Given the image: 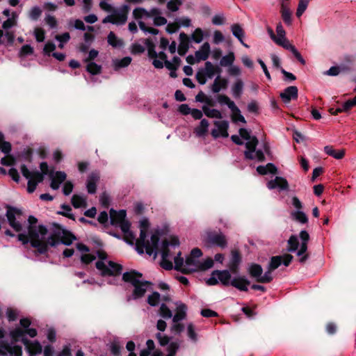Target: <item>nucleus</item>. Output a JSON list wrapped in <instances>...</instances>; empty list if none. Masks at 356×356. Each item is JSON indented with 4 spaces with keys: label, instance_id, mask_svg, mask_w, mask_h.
Returning a JSON list of instances; mask_svg holds the SVG:
<instances>
[{
    "label": "nucleus",
    "instance_id": "f257e3e1",
    "mask_svg": "<svg viewBox=\"0 0 356 356\" xmlns=\"http://www.w3.org/2000/svg\"><path fill=\"white\" fill-rule=\"evenodd\" d=\"M161 11L159 8H153L149 11L146 10L143 8H137L134 10V17L138 20V25L140 29L145 33H150L152 35H157L159 30L152 27H148L142 19H147L153 17L154 24L155 26H162L167 23V19L162 16H160Z\"/></svg>",
    "mask_w": 356,
    "mask_h": 356
},
{
    "label": "nucleus",
    "instance_id": "f03ea898",
    "mask_svg": "<svg viewBox=\"0 0 356 356\" xmlns=\"http://www.w3.org/2000/svg\"><path fill=\"white\" fill-rule=\"evenodd\" d=\"M29 225L28 227L31 245L37 248L41 254L47 252V245L45 240L49 234L47 228L44 225H36L38 219L33 216H30L28 219Z\"/></svg>",
    "mask_w": 356,
    "mask_h": 356
},
{
    "label": "nucleus",
    "instance_id": "7ed1b4c3",
    "mask_svg": "<svg viewBox=\"0 0 356 356\" xmlns=\"http://www.w3.org/2000/svg\"><path fill=\"white\" fill-rule=\"evenodd\" d=\"M122 280L124 282L131 284L134 287L131 295L127 298L128 301L143 297L152 286V282L143 278L142 273L134 270L124 273Z\"/></svg>",
    "mask_w": 356,
    "mask_h": 356
},
{
    "label": "nucleus",
    "instance_id": "20e7f679",
    "mask_svg": "<svg viewBox=\"0 0 356 356\" xmlns=\"http://www.w3.org/2000/svg\"><path fill=\"white\" fill-rule=\"evenodd\" d=\"M239 134L243 139L246 140V150L244 152L245 158L248 160L264 161L265 156L263 151L261 149L256 150V147L258 144L257 137L251 136L250 132L245 128L239 129Z\"/></svg>",
    "mask_w": 356,
    "mask_h": 356
},
{
    "label": "nucleus",
    "instance_id": "39448f33",
    "mask_svg": "<svg viewBox=\"0 0 356 356\" xmlns=\"http://www.w3.org/2000/svg\"><path fill=\"white\" fill-rule=\"evenodd\" d=\"M74 240H76V237L73 234L60 227L56 226L49 232L45 243L47 246L56 247L60 244L70 245Z\"/></svg>",
    "mask_w": 356,
    "mask_h": 356
},
{
    "label": "nucleus",
    "instance_id": "423d86ee",
    "mask_svg": "<svg viewBox=\"0 0 356 356\" xmlns=\"http://www.w3.org/2000/svg\"><path fill=\"white\" fill-rule=\"evenodd\" d=\"M98 257L99 260L96 262V268L103 276H115L122 273V265L111 261H107L105 252H98Z\"/></svg>",
    "mask_w": 356,
    "mask_h": 356
},
{
    "label": "nucleus",
    "instance_id": "0eeeda50",
    "mask_svg": "<svg viewBox=\"0 0 356 356\" xmlns=\"http://www.w3.org/2000/svg\"><path fill=\"white\" fill-rule=\"evenodd\" d=\"M175 305L176 309L175 314L172 318L174 324L171 327V330L176 334H180L184 330V327L182 324L179 323V322L186 318L187 306L181 301L175 302Z\"/></svg>",
    "mask_w": 356,
    "mask_h": 356
},
{
    "label": "nucleus",
    "instance_id": "6e6552de",
    "mask_svg": "<svg viewBox=\"0 0 356 356\" xmlns=\"http://www.w3.org/2000/svg\"><path fill=\"white\" fill-rule=\"evenodd\" d=\"M159 243V237L157 234H152L149 241L146 240L145 238L143 241H142L141 238H138L136 242L137 251L139 253H143L145 250L146 253L149 256L157 254Z\"/></svg>",
    "mask_w": 356,
    "mask_h": 356
},
{
    "label": "nucleus",
    "instance_id": "1a4fd4ad",
    "mask_svg": "<svg viewBox=\"0 0 356 356\" xmlns=\"http://www.w3.org/2000/svg\"><path fill=\"white\" fill-rule=\"evenodd\" d=\"M22 175L28 179L27 191L32 193L36 189L37 185L43 181L42 174L38 170H29L26 165H21Z\"/></svg>",
    "mask_w": 356,
    "mask_h": 356
},
{
    "label": "nucleus",
    "instance_id": "9d476101",
    "mask_svg": "<svg viewBox=\"0 0 356 356\" xmlns=\"http://www.w3.org/2000/svg\"><path fill=\"white\" fill-rule=\"evenodd\" d=\"M204 245L207 248L219 247L225 248L227 245V241L225 236L222 232H208L203 240Z\"/></svg>",
    "mask_w": 356,
    "mask_h": 356
},
{
    "label": "nucleus",
    "instance_id": "9b49d317",
    "mask_svg": "<svg viewBox=\"0 0 356 356\" xmlns=\"http://www.w3.org/2000/svg\"><path fill=\"white\" fill-rule=\"evenodd\" d=\"M231 274L227 270H214L207 280V284L210 286L216 285L219 282L224 286L231 285Z\"/></svg>",
    "mask_w": 356,
    "mask_h": 356
},
{
    "label": "nucleus",
    "instance_id": "f8f14e48",
    "mask_svg": "<svg viewBox=\"0 0 356 356\" xmlns=\"http://www.w3.org/2000/svg\"><path fill=\"white\" fill-rule=\"evenodd\" d=\"M22 348L20 346L11 345L0 341L1 356H22Z\"/></svg>",
    "mask_w": 356,
    "mask_h": 356
},
{
    "label": "nucleus",
    "instance_id": "ddd939ff",
    "mask_svg": "<svg viewBox=\"0 0 356 356\" xmlns=\"http://www.w3.org/2000/svg\"><path fill=\"white\" fill-rule=\"evenodd\" d=\"M20 214L21 212L15 207H10L6 211L8 223L16 232L21 231L22 228L21 223L16 220V216Z\"/></svg>",
    "mask_w": 356,
    "mask_h": 356
},
{
    "label": "nucleus",
    "instance_id": "4468645a",
    "mask_svg": "<svg viewBox=\"0 0 356 356\" xmlns=\"http://www.w3.org/2000/svg\"><path fill=\"white\" fill-rule=\"evenodd\" d=\"M129 11L128 5H123L120 9L114 10L113 15L114 16V24L123 25L127 20V15Z\"/></svg>",
    "mask_w": 356,
    "mask_h": 356
},
{
    "label": "nucleus",
    "instance_id": "2eb2a0df",
    "mask_svg": "<svg viewBox=\"0 0 356 356\" xmlns=\"http://www.w3.org/2000/svg\"><path fill=\"white\" fill-rule=\"evenodd\" d=\"M214 124L218 129H214L211 131V135L213 138H216L220 136L223 138L228 137L229 122L227 120L215 121Z\"/></svg>",
    "mask_w": 356,
    "mask_h": 356
},
{
    "label": "nucleus",
    "instance_id": "dca6fc26",
    "mask_svg": "<svg viewBox=\"0 0 356 356\" xmlns=\"http://www.w3.org/2000/svg\"><path fill=\"white\" fill-rule=\"evenodd\" d=\"M280 97L284 104H289L291 100L298 99V88L294 86H289L280 93Z\"/></svg>",
    "mask_w": 356,
    "mask_h": 356
},
{
    "label": "nucleus",
    "instance_id": "f3484780",
    "mask_svg": "<svg viewBox=\"0 0 356 356\" xmlns=\"http://www.w3.org/2000/svg\"><path fill=\"white\" fill-rule=\"evenodd\" d=\"M266 186L269 190L275 188H278L279 191L289 190V183L287 180L282 177H275L274 179L268 181Z\"/></svg>",
    "mask_w": 356,
    "mask_h": 356
},
{
    "label": "nucleus",
    "instance_id": "a211bd4d",
    "mask_svg": "<svg viewBox=\"0 0 356 356\" xmlns=\"http://www.w3.org/2000/svg\"><path fill=\"white\" fill-rule=\"evenodd\" d=\"M168 242H165L164 246L161 250V266L165 270H171L173 268V264L171 261L172 256L170 254L168 246L169 245Z\"/></svg>",
    "mask_w": 356,
    "mask_h": 356
},
{
    "label": "nucleus",
    "instance_id": "6ab92c4d",
    "mask_svg": "<svg viewBox=\"0 0 356 356\" xmlns=\"http://www.w3.org/2000/svg\"><path fill=\"white\" fill-rule=\"evenodd\" d=\"M250 284V282L245 276L243 275L234 277L231 281V286L235 287L240 291H248V286Z\"/></svg>",
    "mask_w": 356,
    "mask_h": 356
},
{
    "label": "nucleus",
    "instance_id": "aec40b11",
    "mask_svg": "<svg viewBox=\"0 0 356 356\" xmlns=\"http://www.w3.org/2000/svg\"><path fill=\"white\" fill-rule=\"evenodd\" d=\"M200 261L199 260L188 256L186 258L184 262V267L183 268V273H189L199 270Z\"/></svg>",
    "mask_w": 356,
    "mask_h": 356
},
{
    "label": "nucleus",
    "instance_id": "412c9836",
    "mask_svg": "<svg viewBox=\"0 0 356 356\" xmlns=\"http://www.w3.org/2000/svg\"><path fill=\"white\" fill-rule=\"evenodd\" d=\"M23 343L30 355H37L42 352V346L38 341H31L27 338L23 339Z\"/></svg>",
    "mask_w": 356,
    "mask_h": 356
},
{
    "label": "nucleus",
    "instance_id": "4be33fe9",
    "mask_svg": "<svg viewBox=\"0 0 356 356\" xmlns=\"http://www.w3.org/2000/svg\"><path fill=\"white\" fill-rule=\"evenodd\" d=\"M268 33L271 39L278 45L282 47L283 48L289 50L291 53L293 51V49H296V48L293 44H290L289 40L285 38H276L273 31L272 29H268Z\"/></svg>",
    "mask_w": 356,
    "mask_h": 356
},
{
    "label": "nucleus",
    "instance_id": "5701e85b",
    "mask_svg": "<svg viewBox=\"0 0 356 356\" xmlns=\"http://www.w3.org/2000/svg\"><path fill=\"white\" fill-rule=\"evenodd\" d=\"M268 33L271 39L278 45L282 47L283 48L289 50L291 53L293 51V49H296V48L293 44H290L289 40L285 38H276L273 31L272 29H268Z\"/></svg>",
    "mask_w": 356,
    "mask_h": 356
},
{
    "label": "nucleus",
    "instance_id": "b1692460",
    "mask_svg": "<svg viewBox=\"0 0 356 356\" xmlns=\"http://www.w3.org/2000/svg\"><path fill=\"white\" fill-rule=\"evenodd\" d=\"M99 179V176L96 172H92L88 177L86 182L87 191L90 194H95L97 190V183Z\"/></svg>",
    "mask_w": 356,
    "mask_h": 356
},
{
    "label": "nucleus",
    "instance_id": "393cba45",
    "mask_svg": "<svg viewBox=\"0 0 356 356\" xmlns=\"http://www.w3.org/2000/svg\"><path fill=\"white\" fill-rule=\"evenodd\" d=\"M126 211L124 209L116 211L113 209L110 211V220L113 225H117L119 222L125 220Z\"/></svg>",
    "mask_w": 356,
    "mask_h": 356
},
{
    "label": "nucleus",
    "instance_id": "a878e982",
    "mask_svg": "<svg viewBox=\"0 0 356 356\" xmlns=\"http://www.w3.org/2000/svg\"><path fill=\"white\" fill-rule=\"evenodd\" d=\"M227 79L225 78H220V76L218 75L214 79L213 84L211 86V90L213 93H218L222 89L227 88Z\"/></svg>",
    "mask_w": 356,
    "mask_h": 356
},
{
    "label": "nucleus",
    "instance_id": "bb28decb",
    "mask_svg": "<svg viewBox=\"0 0 356 356\" xmlns=\"http://www.w3.org/2000/svg\"><path fill=\"white\" fill-rule=\"evenodd\" d=\"M210 53V44L209 42H204L199 50L195 51V56L196 57L197 62L201 60H206Z\"/></svg>",
    "mask_w": 356,
    "mask_h": 356
},
{
    "label": "nucleus",
    "instance_id": "cd10ccee",
    "mask_svg": "<svg viewBox=\"0 0 356 356\" xmlns=\"http://www.w3.org/2000/svg\"><path fill=\"white\" fill-rule=\"evenodd\" d=\"M117 225H119L120 229L124 233V236L127 238H129L131 239V242L129 243L132 244L133 241L135 240V234L130 230L131 224L130 222L125 220L124 221H122L119 222Z\"/></svg>",
    "mask_w": 356,
    "mask_h": 356
},
{
    "label": "nucleus",
    "instance_id": "c85d7f7f",
    "mask_svg": "<svg viewBox=\"0 0 356 356\" xmlns=\"http://www.w3.org/2000/svg\"><path fill=\"white\" fill-rule=\"evenodd\" d=\"M257 171L261 175L268 174L275 175L277 172V168L273 163H268L266 165H259L257 168Z\"/></svg>",
    "mask_w": 356,
    "mask_h": 356
},
{
    "label": "nucleus",
    "instance_id": "c756f323",
    "mask_svg": "<svg viewBox=\"0 0 356 356\" xmlns=\"http://www.w3.org/2000/svg\"><path fill=\"white\" fill-rule=\"evenodd\" d=\"M202 69L209 79H212L216 74L220 73V69L218 67H215L210 61H207L204 67Z\"/></svg>",
    "mask_w": 356,
    "mask_h": 356
},
{
    "label": "nucleus",
    "instance_id": "7c9ffc66",
    "mask_svg": "<svg viewBox=\"0 0 356 356\" xmlns=\"http://www.w3.org/2000/svg\"><path fill=\"white\" fill-rule=\"evenodd\" d=\"M71 202L74 208H85L87 206L86 197L83 195H73Z\"/></svg>",
    "mask_w": 356,
    "mask_h": 356
},
{
    "label": "nucleus",
    "instance_id": "2f4dec72",
    "mask_svg": "<svg viewBox=\"0 0 356 356\" xmlns=\"http://www.w3.org/2000/svg\"><path fill=\"white\" fill-rule=\"evenodd\" d=\"M248 271L250 275L254 278L257 282H258V279H260L261 274L263 273V269L261 265L257 264H251L248 268Z\"/></svg>",
    "mask_w": 356,
    "mask_h": 356
},
{
    "label": "nucleus",
    "instance_id": "473e14b6",
    "mask_svg": "<svg viewBox=\"0 0 356 356\" xmlns=\"http://www.w3.org/2000/svg\"><path fill=\"white\" fill-rule=\"evenodd\" d=\"M216 99H217V102L219 103L220 105H221V106L227 105L230 110L234 109V110L236 111V109H237L236 105L227 95H218L216 97Z\"/></svg>",
    "mask_w": 356,
    "mask_h": 356
},
{
    "label": "nucleus",
    "instance_id": "72a5a7b5",
    "mask_svg": "<svg viewBox=\"0 0 356 356\" xmlns=\"http://www.w3.org/2000/svg\"><path fill=\"white\" fill-rule=\"evenodd\" d=\"M324 152L329 156L336 159H341L345 155L343 149H334L332 146L327 145L324 147Z\"/></svg>",
    "mask_w": 356,
    "mask_h": 356
},
{
    "label": "nucleus",
    "instance_id": "f704fd0d",
    "mask_svg": "<svg viewBox=\"0 0 356 356\" xmlns=\"http://www.w3.org/2000/svg\"><path fill=\"white\" fill-rule=\"evenodd\" d=\"M202 111L204 112V115L209 118H222L221 112L218 109L210 108L207 106L204 105L202 106Z\"/></svg>",
    "mask_w": 356,
    "mask_h": 356
},
{
    "label": "nucleus",
    "instance_id": "c9c22d12",
    "mask_svg": "<svg viewBox=\"0 0 356 356\" xmlns=\"http://www.w3.org/2000/svg\"><path fill=\"white\" fill-rule=\"evenodd\" d=\"M131 62V58L129 56L124 57L121 59H116L113 61V68L118 70L122 67H127Z\"/></svg>",
    "mask_w": 356,
    "mask_h": 356
},
{
    "label": "nucleus",
    "instance_id": "e433bc0d",
    "mask_svg": "<svg viewBox=\"0 0 356 356\" xmlns=\"http://www.w3.org/2000/svg\"><path fill=\"white\" fill-rule=\"evenodd\" d=\"M209 122L206 119L200 121V125L195 128V132L198 136H204L208 131Z\"/></svg>",
    "mask_w": 356,
    "mask_h": 356
},
{
    "label": "nucleus",
    "instance_id": "4c0bfd02",
    "mask_svg": "<svg viewBox=\"0 0 356 356\" xmlns=\"http://www.w3.org/2000/svg\"><path fill=\"white\" fill-rule=\"evenodd\" d=\"M10 337L13 341L16 342L20 339L22 343H23V339L26 338L25 337L24 330H23L19 327H16L14 330H11L10 332Z\"/></svg>",
    "mask_w": 356,
    "mask_h": 356
},
{
    "label": "nucleus",
    "instance_id": "58836bf2",
    "mask_svg": "<svg viewBox=\"0 0 356 356\" xmlns=\"http://www.w3.org/2000/svg\"><path fill=\"white\" fill-rule=\"evenodd\" d=\"M241 256L238 252L237 251H232V257L229 264V268L232 271H235L236 268H238V266L239 265L241 262Z\"/></svg>",
    "mask_w": 356,
    "mask_h": 356
},
{
    "label": "nucleus",
    "instance_id": "ea45409f",
    "mask_svg": "<svg viewBox=\"0 0 356 356\" xmlns=\"http://www.w3.org/2000/svg\"><path fill=\"white\" fill-rule=\"evenodd\" d=\"M232 34L236 37L241 44H243L244 32L241 26L238 24H234L231 26Z\"/></svg>",
    "mask_w": 356,
    "mask_h": 356
},
{
    "label": "nucleus",
    "instance_id": "a19ab883",
    "mask_svg": "<svg viewBox=\"0 0 356 356\" xmlns=\"http://www.w3.org/2000/svg\"><path fill=\"white\" fill-rule=\"evenodd\" d=\"M107 40L108 43L115 48L122 47L123 44L122 41L119 40L113 31L108 33Z\"/></svg>",
    "mask_w": 356,
    "mask_h": 356
},
{
    "label": "nucleus",
    "instance_id": "79ce46f5",
    "mask_svg": "<svg viewBox=\"0 0 356 356\" xmlns=\"http://www.w3.org/2000/svg\"><path fill=\"white\" fill-rule=\"evenodd\" d=\"M149 220L147 218H143L140 221V237L142 241H144V238L147 236V232L149 227Z\"/></svg>",
    "mask_w": 356,
    "mask_h": 356
},
{
    "label": "nucleus",
    "instance_id": "37998d69",
    "mask_svg": "<svg viewBox=\"0 0 356 356\" xmlns=\"http://www.w3.org/2000/svg\"><path fill=\"white\" fill-rule=\"evenodd\" d=\"M159 313V315L165 319H170L173 318L174 316L172 315L171 309L164 303L161 305Z\"/></svg>",
    "mask_w": 356,
    "mask_h": 356
},
{
    "label": "nucleus",
    "instance_id": "c03bdc74",
    "mask_svg": "<svg viewBox=\"0 0 356 356\" xmlns=\"http://www.w3.org/2000/svg\"><path fill=\"white\" fill-rule=\"evenodd\" d=\"M235 60V56L233 52H229L228 54L222 57L220 65L222 67L231 66Z\"/></svg>",
    "mask_w": 356,
    "mask_h": 356
},
{
    "label": "nucleus",
    "instance_id": "a18cd8bd",
    "mask_svg": "<svg viewBox=\"0 0 356 356\" xmlns=\"http://www.w3.org/2000/svg\"><path fill=\"white\" fill-rule=\"evenodd\" d=\"M243 88V83L241 80H238L234 84L232 92L235 98H239L242 94Z\"/></svg>",
    "mask_w": 356,
    "mask_h": 356
},
{
    "label": "nucleus",
    "instance_id": "49530a36",
    "mask_svg": "<svg viewBox=\"0 0 356 356\" xmlns=\"http://www.w3.org/2000/svg\"><path fill=\"white\" fill-rule=\"evenodd\" d=\"M291 216L298 222L305 224L307 222L308 218L306 214L302 211H295L291 213Z\"/></svg>",
    "mask_w": 356,
    "mask_h": 356
},
{
    "label": "nucleus",
    "instance_id": "de8ad7c7",
    "mask_svg": "<svg viewBox=\"0 0 356 356\" xmlns=\"http://www.w3.org/2000/svg\"><path fill=\"white\" fill-rule=\"evenodd\" d=\"M86 70L91 74L95 75L101 72L102 67L94 62H86Z\"/></svg>",
    "mask_w": 356,
    "mask_h": 356
},
{
    "label": "nucleus",
    "instance_id": "09e8293b",
    "mask_svg": "<svg viewBox=\"0 0 356 356\" xmlns=\"http://www.w3.org/2000/svg\"><path fill=\"white\" fill-rule=\"evenodd\" d=\"M282 263V256H275L272 257L270 261V263L268 266L270 270H275L277 269Z\"/></svg>",
    "mask_w": 356,
    "mask_h": 356
},
{
    "label": "nucleus",
    "instance_id": "8fccbe9b",
    "mask_svg": "<svg viewBox=\"0 0 356 356\" xmlns=\"http://www.w3.org/2000/svg\"><path fill=\"white\" fill-rule=\"evenodd\" d=\"M179 348V341H172L167 348L168 354L165 356H175L178 349Z\"/></svg>",
    "mask_w": 356,
    "mask_h": 356
},
{
    "label": "nucleus",
    "instance_id": "3c124183",
    "mask_svg": "<svg viewBox=\"0 0 356 356\" xmlns=\"http://www.w3.org/2000/svg\"><path fill=\"white\" fill-rule=\"evenodd\" d=\"M161 300V296L158 292H153L147 298V302L152 307L157 306Z\"/></svg>",
    "mask_w": 356,
    "mask_h": 356
},
{
    "label": "nucleus",
    "instance_id": "603ef678",
    "mask_svg": "<svg viewBox=\"0 0 356 356\" xmlns=\"http://www.w3.org/2000/svg\"><path fill=\"white\" fill-rule=\"evenodd\" d=\"M288 250L291 252H296L299 246V241L297 236L293 235L291 236L288 241Z\"/></svg>",
    "mask_w": 356,
    "mask_h": 356
},
{
    "label": "nucleus",
    "instance_id": "864d4df0",
    "mask_svg": "<svg viewBox=\"0 0 356 356\" xmlns=\"http://www.w3.org/2000/svg\"><path fill=\"white\" fill-rule=\"evenodd\" d=\"M181 252L177 253V255L174 257L175 268L178 270L183 272V268L184 267V262L183 257H181Z\"/></svg>",
    "mask_w": 356,
    "mask_h": 356
},
{
    "label": "nucleus",
    "instance_id": "5fc2aeb1",
    "mask_svg": "<svg viewBox=\"0 0 356 356\" xmlns=\"http://www.w3.org/2000/svg\"><path fill=\"white\" fill-rule=\"evenodd\" d=\"M232 112V120L233 122H241L243 124L246 123L245 118L241 115L240 109L237 107L236 111L231 110Z\"/></svg>",
    "mask_w": 356,
    "mask_h": 356
},
{
    "label": "nucleus",
    "instance_id": "6e6d98bb",
    "mask_svg": "<svg viewBox=\"0 0 356 356\" xmlns=\"http://www.w3.org/2000/svg\"><path fill=\"white\" fill-rule=\"evenodd\" d=\"M307 250V243H301L300 248L297 252V255L301 257L300 258V262L304 263L307 259V255H303Z\"/></svg>",
    "mask_w": 356,
    "mask_h": 356
},
{
    "label": "nucleus",
    "instance_id": "4d7b16f0",
    "mask_svg": "<svg viewBox=\"0 0 356 356\" xmlns=\"http://www.w3.org/2000/svg\"><path fill=\"white\" fill-rule=\"evenodd\" d=\"M62 211H58V213L67 217L73 220H75L74 215L72 213V208L69 205L63 204L61 206Z\"/></svg>",
    "mask_w": 356,
    "mask_h": 356
},
{
    "label": "nucleus",
    "instance_id": "13d9d810",
    "mask_svg": "<svg viewBox=\"0 0 356 356\" xmlns=\"http://www.w3.org/2000/svg\"><path fill=\"white\" fill-rule=\"evenodd\" d=\"M309 4V0H300L296 10V16L300 17L306 10Z\"/></svg>",
    "mask_w": 356,
    "mask_h": 356
},
{
    "label": "nucleus",
    "instance_id": "bf43d9fd",
    "mask_svg": "<svg viewBox=\"0 0 356 356\" xmlns=\"http://www.w3.org/2000/svg\"><path fill=\"white\" fill-rule=\"evenodd\" d=\"M282 17L283 21L287 25H291V13L290 10L287 8H285L282 6Z\"/></svg>",
    "mask_w": 356,
    "mask_h": 356
},
{
    "label": "nucleus",
    "instance_id": "052dcab7",
    "mask_svg": "<svg viewBox=\"0 0 356 356\" xmlns=\"http://www.w3.org/2000/svg\"><path fill=\"white\" fill-rule=\"evenodd\" d=\"M50 179H55L56 180L63 182L66 179V174L62 171H57L54 172L53 170L49 172Z\"/></svg>",
    "mask_w": 356,
    "mask_h": 356
},
{
    "label": "nucleus",
    "instance_id": "680f3d73",
    "mask_svg": "<svg viewBox=\"0 0 356 356\" xmlns=\"http://www.w3.org/2000/svg\"><path fill=\"white\" fill-rule=\"evenodd\" d=\"M353 106H355V104L353 99H348L345 102L342 106L337 109V113L346 112L350 110Z\"/></svg>",
    "mask_w": 356,
    "mask_h": 356
},
{
    "label": "nucleus",
    "instance_id": "e2e57ef3",
    "mask_svg": "<svg viewBox=\"0 0 356 356\" xmlns=\"http://www.w3.org/2000/svg\"><path fill=\"white\" fill-rule=\"evenodd\" d=\"M273 270H270L269 267H268V270L265 272L264 275L261 274L260 279H258V282L261 283H269L273 280L272 271Z\"/></svg>",
    "mask_w": 356,
    "mask_h": 356
},
{
    "label": "nucleus",
    "instance_id": "0e129e2a",
    "mask_svg": "<svg viewBox=\"0 0 356 356\" xmlns=\"http://www.w3.org/2000/svg\"><path fill=\"white\" fill-rule=\"evenodd\" d=\"M181 5V1L180 0H170L167 3V8L171 12H176Z\"/></svg>",
    "mask_w": 356,
    "mask_h": 356
},
{
    "label": "nucleus",
    "instance_id": "69168bd1",
    "mask_svg": "<svg viewBox=\"0 0 356 356\" xmlns=\"http://www.w3.org/2000/svg\"><path fill=\"white\" fill-rule=\"evenodd\" d=\"M34 36L38 42H42L45 39V33L42 28H35L34 30Z\"/></svg>",
    "mask_w": 356,
    "mask_h": 356
},
{
    "label": "nucleus",
    "instance_id": "338daca9",
    "mask_svg": "<svg viewBox=\"0 0 356 356\" xmlns=\"http://www.w3.org/2000/svg\"><path fill=\"white\" fill-rule=\"evenodd\" d=\"M196 79L198 81V83L201 85H204L207 82V75L205 74L204 72L202 69H200L195 75Z\"/></svg>",
    "mask_w": 356,
    "mask_h": 356
},
{
    "label": "nucleus",
    "instance_id": "774afa93",
    "mask_svg": "<svg viewBox=\"0 0 356 356\" xmlns=\"http://www.w3.org/2000/svg\"><path fill=\"white\" fill-rule=\"evenodd\" d=\"M188 337L193 341H196L197 339V334L195 331L194 326L192 323L188 324L187 326Z\"/></svg>",
    "mask_w": 356,
    "mask_h": 356
}]
</instances>
